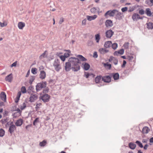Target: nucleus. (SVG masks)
I'll use <instances>...</instances> for the list:
<instances>
[{"label":"nucleus","mask_w":153,"mask_h":153,"mask_svg":"<svg viewBox=\"0 0 153 153\" xmlns=\"http://www.w3.org/2000/svg\"><path fill=\"white\" fill-rule=\"evenodd\" d=\"M91 12L93 13H95L97 11V9L95 7H93L91 9Z\"/></svg>","instance_id":"42"},{"label":"nucleus","mask_w":153,"mask_h":153,"mask_svg":"<svg viewBox=\"0 0 153 153\" xmlns=\"http://www.w3.org/2000/svg\"><path fill=\"white\" fill-rule=\"evenodd\" d=\"M105 67H107L109 69H110L111 68V64L105 63L104 65Z\"/></svg>","instance_id":"47"},{"label":"nucleus","mask_w":153,"mask_h":153,"mask_svg":"<svg viewBox=\"0 0 153 153\" xmlns=\"http://www.w3.org/2000/svg\"><path fill=\"white\" fill-rule=\"evenodd\" d=\"M5 134V131L2 128L0 129V137H3Z\"/></svg>","instance_id":"35"},{"label":"nucleus","mask_w":153,"mask_h":153,"mask_svg":"<svg viewBox=\"0 0 153 153\" xmlns=\"http://www.w3.org/2000/svg\"><path fill=\"white\" fill-rule=\"evenodd\" d=\"M136 143H137L138 145L140 148H142L143 147L142 143L140 141L138 140H137L136 142Z\"/></svg>","instance_id":"39"},{"label":"nucleus","mask_w":153,"mask_h":153,"mask_svg":"<svg viewBox=\"0 0 153 153\" xmlns=\"http://www.w3.org/2000/svg\"><path fill=\"white\" fill-rule=\"evenodd\" d=\"M79 61L78 59L75 57L70 58L68 62L65 63V69L67 71H69L71 68L74 71H77L80 69V66L79 64Z\"/></svg>","instance_id":"1"},{"label":"nucleus","mask_w":153,"mask_h":153,"mask_svg":"<svg viewBox=\"0 0 153 153\" xmlns=\"http://www.w3.org/2000/svg\"><path fill=\"white\" fill-rule=\"evenodd\" d=\"M128 10V8L127 7H123L122 8L121 10L122 12H124L126 11H127Z\"/></svg>","instance_id":"50"},{"label":"nucleus","mask_w":153,"mask_h":153,"mask_svg":"<svg viewBox=\"0 0 153 153\" xmlns=\"http://www.w3.org/2000/svg\"><path fill=\"white\" fill-rule=\"evenodd\" d=\"M83 65L84 68L85 70H87L89 68L90 66L88 63H85Z\"/></svg>","instance_id":"28"},{"label":"nucleus","mask_w":153,"mask_h":153,"mask_svg":"<svg viewBox=\"0 0 153 153\" xmlns=\"http://www.w3.org/2000/svg\"><path fill=\"white\" fill-rule=\"evenodd\" d=\"M16 129V127L14 125H12L9 127V131L10 134H12Z\"/></svg>","instance_id":"13"},{"label":"nucleus","mask_w":153,"mask_h":153,"mask_svg":"<svg viewBox=\"0 0 153 153\" xmlns=\"http://www.w3.org/2000/svg\"><path fill=\"white\" fill-rule=\"evenodd\" d=\"M149 131L148 127L146 126L144 127L143 128L142 130V132L143 134L147 133Z\"/></svg>","instance_id":"25"},{"label":"nucleus","mask_w":153,"mask_h":153,"mask_svg":"<svg viewBox=\"0 0 153 153\" xmlns=\"http://www.w3.org/2000/svg\"><path fill=\"white\" fill-rule=\"evenodd\" d=\"M38 98L36 94H31L29 98V101L31 102H34Z\"/></svg>","instance_id":"7"},{"label":"nucleus","mask_w":153,"mask_h":153,"mask_svg":"<svg viewBox=\"0 0 153 153\" xmlns=\"http://www.w3.org/2000/svg\"><path fill=\"white\" fill-rule=\"evenodd\" d=\"M35 79L34 77L33 76H31L30 77V78L29 80V83L30 84H31L32 82Z\"/></svg>","instance_id":"43"},{"label":"nucleus","mask_w":153,"mask_h":153,"mask_svg":"<svg viewBox=\"0 0 153 153\" xmlns=\"http://www.w3.org/2000/svg\"><path fill=\"white\" fill-rule=\"evenodd\" d=\"M150 142L151 143H153V137H152L150 139Z\"/></svg>","instance_id":"64"},{"label":"nucleus","mask_w":153,"mask_h":153,"mask_svg":"<svg viewBox=\"0 0 153 153\" xmlns=\"http://www.w3.org/2000/svg\"><path fill=\"white\" fill-rule=\"evenodd\" d=\"M46 82H45L42 83H39L37 84L36 86V89L37 91L41 90L42 88L46 87Z\"/></svg>","instance_id":"2"},{"label":"nucleus","mask_w":153,"mask_h":153,"mask_svg":"<svg viewBox=\"0 0 153 153\" xmlns=\"http://www.w3.org/2000/svg\"><path fill=\"white\" fill-rule=\"evenodd\" d=\"M26 107V104L25 102H24L22 105L20 106V108L21 110H23Z\"/></svg>","instance_id":"36"},{"label":"nucleus","mask_w":153,"mask_h":153,"mask_svg":"<svg viewBox=\"0 0 153 153\" xmlns=\"http://www.w3.org/2000/svg\"><path fill=\"white\" fill-rule=\"evenodd\" d=\"M102 76H97L95 79V81L96 83H99L100 82L101 79H102Z\"/></svg>","instance_id":"18"},{"label":"nucleus","mask_w":153,"mask_h":153,"mask_svg":"<svg viewBox=\"0 0 153 153\" xmlns=\"http://www.w3.org/2000/svg\"><path fill=\"white\" fill-rule=\"evenodd\" d=\"M146 1L149 5H153V0H146Z\"/></svg>","instance_id":"44"},{"label":"nucleus","mask_w":153,"mask_h":153,"mask_svg":"<svg viewBox=\"0 0 153 153\" xmlns=\"http://www.w3.org/2000/svg\"><path fill=\"white\" fill-rule=\"evenodd\" d=\"M50 96L48 94H44L41 96L40 98L44 102H48L49 101Z\"/></svg>","instance_id":"4"},{"label":"nucleus","mask_w":153,"mask_h":153,"mask_svg":"<svg viewBox=\"0 0 153 153\" xmlns=\"http://www.w3.org/2000/svg\"><path fill=\"white\" fill-rule=\"evenodd\" d=\"M77 56L79 58L80 60L82 61H85L87 60V59L81 55H78Z\"/></svg>","instance_id":"31"},{"label":"nucleus","mask_w":153,"mask_h":153,"mask_svg":"<svg viewBox=\"0 0 153 153\" xmlns=\"http://www.w3.org/2000/svg\"><path fill=\"white\" fill-rule=\"evenodd\" d=\"M99 51V52L102 54H104L108 52V50L103 48L100 49Z\"/></svg>","instance_id":"21"},{"label":"nucleus","mask_w":153,"mask_h":153,"mask_svg":"<svg viewBox=\"0 0 153 153\" xmlns=\"http://www.w3.org/2000/svg\"><path fill=\"white\" fill-rule=\"evenodd\" d=\"M129 147L131 149H134L136 147V145L132 143H130L128 144Z\"/></svg>","instance_id":"26"},{"label":"nucleus","mask_w":153,"mask_h":153,"mask_svg":"<svg viewBox=\"0 0 153 153\" xmlns=\"http://www.w3.org/2000/svg\"><path fill=\"white\" fill-rule=\"evenodd\" d=\"M114 32L111 30H107L106 32V36L107 38H110L113 35Z\"/></svg>","instance_id":"12"},{"label":"nucleus","mask_w":153,"mask_h":153,"mask_svg":"<svg viewBox=\"0 0 153 153\" xmlns=\"http://www.w3.org/2000/svg\"><path fill=\"white\" fill-rule=\"evenodd\" d=\"M149 145L147 144H146L145 145L144 147V149L145 150H146L147 149Z\"/></svg>","instance_id":"62"},{"label":"nucleus","mask_w":153,"mask_h":153,"mask_svg":"<svg viewBox=\"0 0 153 153\" xmlns=\"http://www.w3.org/2000/svg\"><path fill=\"white\" fill-rule=\"evenodd\" d=\"M95 40L97 42L99 43L100 39V36L99 34H97L95 35Z\"/></svg>","instance_id":"29"},{"label":"nucleus","mask_w":153,"mask_h":153,"mask_svg":"<svg viewBox=\"0 0 153 153\" xmlns=\"http://www.w3.org/2000/svg\"><path fill=\"white\" fill-rule=\"evenodd\" d=\"M64 19L63 18H61L59 21V23L61 24L64 22Z\"/></svg>","instance_id":"58"},{"label":"nucleus","mask_w":153,"mask_h":153,"mask_svg":"<svg viewBox=\"0 0 153 153\" xmlns=\"http://www.w3.org/2000/svg\"><path fill=\"white\" fill-rule=\"evenodd\" d=\"M115 14L116 15L115 17L117 19L120 20L122 19V14L120 12H119L117 10Z\"/></svg>","instance_id":"10"},{"label":"nucleus","mask_w":153,"mask_h":153,"mask_svg":"<svg viewBox=\"0 0 153 153\" xmlns=\"http://www.w3.org/2000/svg\"><path fill=\"white\" fill-rule=\"evenodd\" d=\"M39 122V118L37 117L36 118L35 120H34V121L33 122V125L34 126L36 125V124Z\"/></svg>","instance_id":"45"},{"label":"nucleus","mask_w":153,"mask_h":153,"mask_svg":"<svg viewBox=\"0 0 153 153\" xmlns=\"http://www.w3.org/2000/svg\"><path fill=\"white\" fill-rule=\"evenodd\" d=\"M109 61L110 62H111L112 61H113V62L114 63V64L115 65H117V64L118 63V60L117 59H116L115 58L111 56L110 57L109 59Z\"/></svg>","instance_id":"11"},{"label":"nucleus","mask_w":153,"mask_h":153,"mask_svg":"<svg viewBox=\"0 0 153 153\" xmlns=\"http://www.w3.org/2000/svg\"><path fill=\"white\" fill-rule=\"evenodd\" d=\"M30 70H28V71H27V74L26 75V77H28L29 74H30Z\"/></svg>","instance_id":"61"},{"label":"nucleus","mask_w":153,"mask_h":153,"mask_svg":"<svg viewBox=\"0 0 153 153\" xmlns=\"http://www.w3.org/2000/svg\"><path fill=\"white\" fill-rule=\"evenodd\" d=\"M46 76V74L45 72L43 71H41L40 72V74H39L40 78L42 79H44Z\"/></svg>","instance_id":"14"},{"label":"nucleus","mask_w":153,"mask_h":153,"mask_svg":"<svg viewBox=\"0 0 153 153\" xmlns=\"http://www.w3.org/2000/svg\"><path fill=\"white\" fill-rule=\"evenodd\" d=\"M23 123V120L20 119L17 120L15 124L17 126H21L22 124Z\"/></svg>","instance_id":"19"},{"label":"nucleus","mask_w":153,"mask_h":153,"mask_svg":"<svg viewBox=\"0 0 153 153\" xmlns=\"http://www.w3.org/2000/svg\"><path fill=\"white\" fill-rule=\"evenodd\" d=\"M62 54V53H59L58 52L56 53V55L57 56H59V57H60L61 55H60L61 54Z\"/></svg>","instance_id":"63"},{"label":"nucleus","mask_w":153,"mask_h":153,"mask_svg":"<svg viewBox=\"0 0 153 153\" xmlns=\"http://www.w3.org/2000/svg\"><path fill=\"white\" fill-rule=\"evenodd\" d=\"M123 47L125 49H127L129 47V43L128 42H126L123 45Z\"/></svg>","instance_id":"41"},{"label":"nucleus","mask_w":153,"mask_h":153,"mask_svg":"<svg viewBox=\"0 0 153 153\" xmlns=\"http://www.w3.org/2000/svg\"><path fill=\"white\" fill-rule=\"evenodd\" d=\"M132 18L134 21H137L139 19H143L142 17H140V15L137 13H134L133 14Z\"/></svg>","instance_id":"6"},{"label":"nucleus","mask_w":153,"mask_h":153,"mask_svg":"<svg viewBox=\"0 0 153 153\" xmlns=\"http://www.w3.org/2000/svg\"><path fill=\"white\" fill-rule=\"evenodd\" d=\"M1 99L4 101L6 100V95L5 92H2L1 93Z\"/></svg>","instance_id":"24"},{"label":"nucleus","mask_w":153,"mask_h":153,"mask_svg":"<svg viewBox=\"0 0 153 153\" xmlns=\"http://www.w3.org/2000/svg\"><path fill=\"white\" fill-rule=\"evenodd\" d=\"M146 27L149 29H153V23L149 22L146 24Z\"/></svg>","instance_id":"20"},{"label":"nucleus","mask_w":153,"mask_h":153,"mask_svg":"<svg viewBox=\"0 0 153 153\" xmlns=\"http://www.w3.org/2000/svg\"><path fill=\"white\" fill-rule=\"evenodd\" d=\"M127 59L129 60H132L133 59V56H128L127 57Z\"/></svg>","instance_id":"52"},{"label":"nucleus","mask_w":153,"mask_h":153,"mask_svg":"<svg viewBox=\"0 0 153 153\" xmlns=\"http://www.w3.org/2000/svg\"><path fill=\"white\" fill-rule=\"evenodd\" d=\"M112 43L111 41H108L105 42L104 46L106 48L110 47Z\"/></svg>","instance_id":"22"},{"label":"nucleus","mask_w":153,"mask_h":153,"mask_svg":"<svg viewBox=\"0 0 153 153\" xmlns=\"http://www.w3.org/2000/svg\"><path fill=\"white\" fill-rule=\"evenodd\" d=\"M126 63V61L125 60H123V63L122 65V67H124L125 66Z\"/></svg>","instance_id":"59"},{"label":"nucleus","mask_w":153,"mask_h":153,"mask_svg":"<svg viewBox=\"0 0 153 153\" xmlns=\"http://www.w3.org/2000/svg\"><path fill=\"white\" fill-rule=\"evenodd\" d=\"M59 57L62 61H64L65 60L66 58L63 55H61Z\"/></svg>","instance_id":"49"},{"label":"nucleus","mask_w":153,"mask_h":153,"mask_svg":"<svg viewBox=\"0 0 153 153\" xmlns=\"http://www.w3.org/2000/svg\"><path fill=\"white\" fill-rule=\"evenodd\" d=\"M17 62L16 61L13 63L11 65H10L11 67H16V65Z\"/></svg>","instance_id":"53"},{"label":"nucleus","mask_w":153,"mask_h":153,"mask_svg":"<svg viewBox=\"0 0 153 153\" xmlns=\"http://www.w3.org/2000/svg\"><path fill=\"white\" fill-rule=\"evenodd\" d=\"M21 91H19L17 94V96L15 99V102L16 103H17L18 102L19 100L20 97L21 95Z\"/></svg>","instance_id":"23"},{"label":"nucleus","mask_w":153,"mask_h":153,"mask_svg":"<svg viewBox=\"0 0 153 153\" xmlns=\"http://www.w3.org/2000/svg\"><path fill=\"white\" fill-rule=\"evenodd\" d=\"M13 77L12 74H10L6 76L5 78V80L6 81L11 82L13 80Z\"/></svg>","instance_id":"15"},{"label":"nucleus","mask_w":153,"mask_h":153,"mask_svg":"<svg viewBox=\"0 0 153 153\" xmlns=\"http://www.w3.org/2000/svg\"><path fill=\"white\" fill-rule=\"evenodd\" d=\"M53 65L55 70L57 71H59L61 69L59 61L58 59L55 60L53 63Z\"/></svg>","instance_id":"3"},{"label":"nucleus","mask_w":153,"mask_h":153,"mask_svg":"<svg viewBox=\"0 0 153 153\" xmlns=\"http://www.w3.org/2000/svg\"><path fill=\"white\" fill-rule=\"evenodd\" d=\"M146 14L148 16H151L152 13L150 9L146 8Z\"/></svg>","instance_id":"30"},{"label":"nucleus","mask_w":153,"mask_h":153,"mask_svg":"<svg viewBox=\"0 0 153 153\" xmlns=\"http://www.w3.org/2000/svg\"><path fill=\"white\" fill-rule=\"evenodd\" d=\"M119 54L118 51H115L114 53V56H118Z\"/></svg>","instance_id":"60"},{"label":"nucleus","mask_w":153,"mask_h":153,"mask_svg":"<svg viewBox=\"0 0 153 153\" xmlns=\"http://www.w3.org/2000/svg\"><path fill=\"white\" fill-rule=\"evenodd\" d=\"M139 13L141 15H143L144 13V11L142 9L139 10Z\"/></svg>","instance_id":"51"},{"label":"nucleus","mask_w":153,"mask_h":153,"mask_svg":"<svg viewBox=\"0 0 153 153\" xmlns=\"http://www.w3.org/2000/svg\"><path fill=\"white\" fill-rule=\"evenodd\" d=\"M47 51H45L43 53L39 56V58L40 59H42L44 57H47Z\"/></svg>","instance_id":"27"},{"label":"nucleus","mask_w":153,"mask_h":153,"mask_svg":"<svg viewBox=\"0 0 153 153\" xmlns=\"http://www.w3.org/2000/svg\"><path fill=\"white\" fill-rule=\"evenodd\" d=\"M25 26V23L22 22H19L18 23V26L20 29H23V28Z\"/></svg>","instance_id":"17"},{"label":"nucleus","mask_w":153,"mask_h":153,"mask_svg":"<svg viewBox=\"0 0 153 153\" xmlns=\"http://www.w3.org/2000/svg\"><path fill=\"white\" fill-rule=\"evenodd\" d=\"M65 58H67L69 57L70 56L69 53H65L64 55H63Z\"/></svg>","instance_id":"55"},{"label":"nucleus","mask_w":153,"mask_h":153,"mask_svg":"<svg viewBox=\"0 0 153 153\" xmlns=\"http://www.w3.org/2000/svg\"><path fill=\"white\" fill-rule=\"evenodd\" d=\"M112 48L114 50L116 49L117 47V43H114L111 45Z\"/></svg>","instance_id":"40"},{"label":"nucleus","mask_w":153,"mask_h":153,"mask_svg":"<svg viewBox=\"0 0 153 153\" xmlns=\"http://www.w3.org/2000/svg\"><path fill=\"white\" fill-rule=\"evenodd\" d=\"M113 76L115 80H116L119 79V75L117 73L113 74Z\"/></svg>","instance_id":"32"},{"label":"nucleus","mask_w":153,"mask_h":153,"mask_svg":"<svg viewBox=\"0 0 153 153\" xmlns=\"http://www.w3.org/2000/svg\"><path fill=\"white\" fill-rule=\"evenodd\" d=\"M118 51L119 54L121 55L123 54L124 53V50L123 49H121Z\"/></svg>","instance_id":"48"},{"label":"nucleus","mask_w":153,"mask_h":153,"mask_svg":"<svg viewBox=\"0 0 153 153\" xmlns=\"http://www.w3.org/2000/svg\"><path fill=\"white\" fill-rule=\"evenodd\" d=\"M21 91L23 93H25L26 92V90L25 86L22 87L21 89Z\"/></svg>","instance_id":"38"},{"label":"nucleus","mask_w":153,"mask_h":153,"mask_svg":"<svg viewBox=\"0 0 153 153\" xmlns=\"http://www.w3.org/2000/svg\"><path fill=\"white\" fill-rule=\"evenodd\" d=\"M7 24V22L6 21H4L3 23L0 22V26L1 27L6 26Z\"/></svg>","instance_id":"33"},{"label":"nucleus","mask_w":153,"mask_h":153,"mask_svg":"<svg viewBox=\"0 0 153 153\" xmlns=\"http://www.w3.org/2000/svg\"><path fill=\"white\" fill-rule=\"evenodd\" d=\"M42 104L41 103H39L38 104H36V110H38L39 109V108L40 107L41 105Z\"/></svg>","instance_id":"46"},{"label":"nucleus","mask_w":153,"mask_h":153,"mask_svg":"<svg viewBox=\"0 0 153 153\" xmlns=\"http://www.w3.org/2000/svg\"><path fill=\"white\" fill-rule=\"evenodd\" d=\"M37 69L36 68H32L31 70V73L34 74H36L37 73Z\"/></svg>","instance_id":"37"},{"label":"nucleus","mask_w":153,"mask_h":153,"mask_svg":"<svg viewBox=\"0 0 153 153\" xmlns=\"http://www.w3.org/2000/svg\"><path fill=\"white\" fill-rule=\"evenodd\" d=\"M86 20L84 19L82 20V25H85L86 24Z\"/></svg>","instance_id":"57"},{"label":"nucleus","mask_w":153,"mask_h":153,"mask_svg":"<svg viewBox=\"0 0 153 153\" xmlns=\"http://www.w3.org/2000/svg\"><path fill=\"white\" fill-rule=\"evenodd\" d=\"M102 80L104 82L109 83L111 82V77L109 76H105L102 77Z\"/></svg>","instance_id":"8"},{"label":"nucleus","mask_w":153,"mask_h":153,"mask_svg":"<svg viewBox=\"0 0 153 153\" xmlns=\"http://www.w3.org/2000/svg\"><path fill=\"white\" fill-rule=\"evenodd\" d=\"M116 12H117V10H109L105 13L104 16L106 17L108 15L110 16H113L115 14Z\"/></svg>","instance_id":"5"},{"label":"nucleus","mask_w":153,"mask_h":153,"mask_svg":"<svg viewBox=\"0 0 153 153\" xmlns=\"http://www.w3.org/2000/svg\"><path fill=\"white\" fill-rule=\"evenodd\" d=\"M90 75V74L88 73H87V72L85 73V76L86 78H88Z\"/></svg>","instance_id":"56"},{"label":"nucleus","mask_w":153,"mask_h":153,"mask_svg":"<svg viewBox=\"0 0 153 153\" xmlns=\"http://www.w3.org/2000/svg\"><path fill=\"white\" fill-rule=\"evenodd\" d=\"M47 143V141L46 140H44L42 142L39 143V145L41 146H44L46 145Z\"/></svg>","instance_id":"34"},{"label":"nucleus","mask_w":153,"mask_h":153,"mask_svg":"<svg viewBox=\"0 0 153 153\" xmlns=\"http://www.w3.org/2000/svg\"><path fill=\"white\" fill-rule=\"evenodd\" d=\"M105 23L106 26L107 27H111L113 25L112 21L110 20H107Z\"/></svg>","instance_id":"9"},{"label":"nucleus","mask_w":153,"mask_h":153,"mask_svg":"<svg viewBox=\"0 0 153 153\" xmlns=\"http://www.w3.org/2000/svg\"><path fill=\"white\" fill-rule=\"evenodd\" d=\"M93 56L95 58H96L97 57V54L96 52H94L93 53Z\"/></svg>","instance_id":"54"},{"label":"nucleus","mask_w":153,"mask_h":153,"mask_svg":"<svg viewBox=\"0 0 153 153\" xmlns=\"http://www.w3.org/2000/svg\"><path fill=\"white\" fill-rule=\"evenodd\" d=\"M97 17V15H94L93 16H86L87 19L89 21H91L92 20H94L96 19Z\"/></svg>","instance_id":"16"}]
</instances>
